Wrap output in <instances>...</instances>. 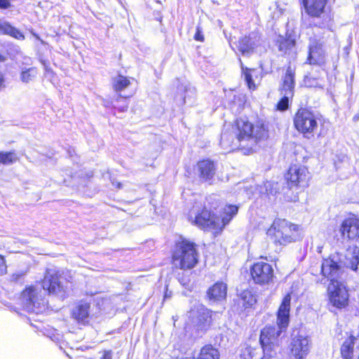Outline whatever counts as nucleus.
Wrapping results in <instances>:
<instances>
[{
    "label": "nucleus",
    "mask_w": 359,
    "mask_h": 359,
    "mask_svg": "<svg viewBox=\"0 0 359 359\" xmlns=\"http://www.w3.org/2000/svg\"><path fill=\"white\" fill-rule=\"evenodd\" d=\"M42 287L43 290L35 287H29L22 292L21 304L27 311L38 313L46 309V301L44 296L46 291L61 299L66 297L67 287L63 285L58 272L53 269L46 271Z\"/></svg>",
    "instance_id": "f257e3e1"
},
{
    "label": "nucleus",
    "mask_w": 359,
    "mask_h": 359,
    "mask_svg": "<svg viewBox=\"0 0 359 359\" xmlns=\"http://www.w3.org/2000/svg\"><path fill=\"white\" fill-rule=\"evenodd\" d=\"M291 297L285 295L277 313V325L266 326L261 332L259 341L264 358H273L280 350L282 334L289 324Z\"/></svg>",
    "instance_id": "f03ea898"
},
{
    "label": "nucleus",
    "mask_w": 359,
    "mask_h": 359,
    "mask_svg": "<svg viewBox=\"0 0 359 359\" xmlns=\"http://www.w3.org/2000/svg\"><path fill=\"white\" fill-rule=\"evenodd\" d=\"M236 140L239 143L238 147L250 153L258 140H266L269 137L268 125L262 121L252 125L241 118L236 121Z\"/></svg>",
    "instance_id": "7ed1b4c3"
},
{
    "label": "nucleus",
    "mask_w": 359,
    "mask_h": 359,
    "mask_svg": "<svg viewBox=\"0 0 359 359\" xmlns=\"http://www.w3.org/2000/svg\"><path fill=\"white\" fill-rule=\"evenodd\" d=\"M238 208L236 205H226L224 208V214L220 218L212 214L210 211L204 209L201 213L196 215L194 224L199 228L205 231H213L214 233H217L222 230L236 215Z\"/></svg>",
    "instance_id": "20e7f679"
},
{
    "label": "nucleus",
    "mask_w": 359,
    "mask_h": 359,
    "mask_svg": "<svg viewBox=\"0 0 359 359\" xmlns=\"http://www.w3.org/2000/svg\"><path fill=\"white\" fill-rule=\"evenodd\" d=\"M297 231V225L285 219H276L267 230L266 234L274 243L285 245L296 240Z\"/></svg>",
    "instance_id": "39448f33"
},
{
    "label": "nucleus",
    "mask_w": 359,
    "mask_h": 359,
    "mask_svg": "<svg viewBox=\"0 0 359 359\" xmlns=\"http://www.w3.org/2000/svg\"><path fill=\"white\" fill-rule=\"evenodd\" d=\"M173 264L181 269L194 267L198 262V255L194 243L182 240L176 245L172 255Z\"/></svg>",
    "instance_id": "423d86ee"
},
{
    "label": "nucleus",
    "mask_w": 359,
    "mask_h": 359,
    "mask_svg": "<svg viewBox=\"0 0 359 359\" xmlns=\"http://www.w3.org/2000/svg\"><path fill=\"white\" fill-rule=\"evenodd\" d=\"M294 124L296 129L304 137H309V135L318 128V122L316 116L311 111L301 108L295 114Z\"/></svg>",
    "instance_id": "0eeeda50"
},
{
    "label": "nucleus",
    "mask_w": 359,
    "mask_h": 359,
    "mask_svg": "<svg viewBox=\"0 0 359 359\" xmlns=\"http://www.w3.org/2000/svg\"><path fill=\"white\" fill-rule=\"evenodd\" d=\"M327 292L328 302L332 306L342 309L348 305L349 294L341 281L330 283Z\"/></svg>",
    "instance_id": "6e6552de"
},
{
    "label": "nucleus",
    "mask_w": 359,
    "mask_h": 359,
    "mask_svg": "<svg viewBox=\"0 0 359 359\" xmlns=\"http://www.w3.org/2000/svg\"><path fill=\"white\" fill-rule=\"evenodd\" d=\"M344 272L342 263L337 256H330L324 259L321 264L322 275L327 278L330 283L340 282L339 278Z\"/></svg>",
    "instance_id": "1a4fd4ad"
},
{
    "label": "nucleus",
    "mask_w": 359,
    "mask_h": 359,
    "mask_svg": "<svg viewBox=\"0 0 359 359\" xmlns=\"http://www.w3.org/2000/svg\"><path fill=\"white\" fill-rule=\"evenodd\" d=\"M250 273L252 278L257 284H268L273 277L272 266L264 262L255 263L251 267Z\"/></svg>",
    "instance_id": "9d476101"
},
{
    "label": "nucleus",
    "mask_w": 359,
    "mask_h": 359,
    "mask_svg": "<svg viewBox=\"0 0 359 359\" xmlns=\"http://www.w3.org/2000/svg\"><path fill=\"white\" fill-rule=\"evenodd\" d=\"M286 178L292 186H307L310 178L307 168L302 165H292L290 167Z\"/></svg>",
    "instance_id": "9b49d317"
},
{
    "label": "nucleus",
    "mask_w": 359,
    "mask_h": 359,
    "mask_svg": "<svg viewBox=\"0 0 359 359\" xmlns=\"http://www.w3.org/2000/svg\"><path fill=\"white\" fill-rule=\"evenodd\" d=\"M339 231L344 241H354L359 238V218L351 217L345 219Z\"/></svg>",
    "instance_id": "f8f14e48"
},
{
    "label": "nucleus",
    "mask_w": 359,
    "mask_h": 359,
    "mask_svg": "<svg viewBox=\"0 0 359 359\" xmlns=\"http://www.w3.org/2000/svg\"><path fill=\"white\" fill-rule=\"evenodd\" d=\"M309 350L310 340L307 337L299 335L292 338L290 351L296 359H303L309 353Z\"/></svg>",
    "instance_id": "ddd939ff"
},
{
    "label": "nucleus",
    "mask_w": 359,
    "mask_h": 359,
    "mask_svg": "<svg viewBox=\"0 0 359 359\" xmlns=\"http://www.w3.org/2000/svg\"><path fill=\"white\" fill-rule=\"evenodd\" d=\"M262 41L258 32H253L248 36H244L238 41L237 48L243 55L250 54L253 50L261 46Z\"/></svg>",
    "instance_id": "4468645a"
},
{
    "label": "nucleus",
    "mask_w": 359,
    "mask_h": 359,
    "mask_svg": "<svg viewBox=\"0 0 359 359\" xmlns=\"http://www.w3.org/2000/svg\"><path fill=\"white\" fill-rule=\"evenodd\" d=\"M322 42L316 39H310L307 61L311 65H319L324 61V50Z\"/></svg>",
    "instance_id": "2eb2a0df"
},
{
    "label": "nucleus",
    "mask_w": 359,
    "mask_h": 359,
    "mask_svg": "<svg viewBox=\"0 0 359 359\" xmlns=\"http://www.w3.org/2000/svg\"><path fill=\"white\" fill-rule=\"evenodd\" d=\"M198 172L201 180H211L215 174V167L212 161L203 160L198 163Z\"/></svg>",
    "instance_id": "dca6fc26"
},
{
    "label": "nucleus",
    "mask_w": 359,
    "mask_h": 359,
    "mask_svg": "<svg viewBox=\"0 0 359 359\" xmlns=\"http://www.w3.org/2000/svg\"><path fill=\"white\" fill-rule=\"evenodd\" d=\"M303 4L308 15L319 17L324 11L326 0H303Z\"/></svg>",
    "instance_id": "f3484780"
},
{
    "label": "nucleus",
    "mask_w": 359,
    "mask_h": 359,
    "mask_svg": "<svg viewBox=\"0 0 359 359\" xmlns=\"http://www.w3.org/2000/svg\"><path fill=\"white\" fill-rule=\"evenodd\" d=\"M227 285L222 282H217L208 290V296L211 300L222 301L226 297Z\"/></svg>",
    "instance_id": "a211bd4d"
},
{
    "label": "nucleus",
    "mask_w": 359,
    "mask_h": 359,
    "mask_svg": "<svg viewBox=\"0 0 359 359\" xmlns=\"http://www.w3.org/2000/svg\"><path fill=\"white\" fill-rule=\"evenodd\" d=\"M294 85V74L292 69L288 67L283 77L281 94L293 96Z\"/></svg>",
    "instance_id": "6ab92c4d"
},
{
    "label": "nucleus",
    "mask_w": 359,
    "mask_h": 359,
    "mask_svg": "<svg viewBox=\"0 0 359 359\" xmlns=\"http://www.w3.org/2000/svg\"><path fill=\"white\" fill-rule=\"evenodd\" d=\"M89 309L88 303L81 302L72 310V316L78 322L85 323L89 317Z\"/></svg>",
    "instance_id": "aec40b11"
},
{
    "label": "nucleus",
    "mask_w": 359,
    "mask_h": 359,
    "mask_svg": "<svg viewBox=\"0 0 359 359\" xmlns=\"http://www.w3.org/2000/svg\"><path fill=\"white\" fill-rule=\"evenodd\" d=\"M358 339L353 336L348 337L341 347V355L343 359H352L353 347Z\"/></svg>",
    "instance_id": "412c9836"
},
{
    "label": "nucleus",
    "mask_w": 359,
    "mask_h": 359,
    "mask_svg": "<svg viewBox=\"0 0 359 359\" xmlns=\"http://www.w3.org/2000/svg\"><path fill=\"white\" fill-rule=\"evenodd\" d=\"M0 34H8L18 40L25 39L22 33L18 29L13 27L10 23L0 19Z\"/></svg>",
    "instance_id": "4be33fe9"
},
{
    "label": "nucleus",
    "mask_w": 359,
    "mask_h": 359,
    "mask_svg": "<svg viewBox=\"0 0 359 359\" xmlns=\"http://www.w3.org/2000/svg\"><path fill=\"white\" fill-rule=\"evenodd\" d=\"M197 359H219V353L212 345H206L201 349Z\"/></svg>",
    "instance_id": "5701e85b"
},
{
    "label": "nucleus",
    "mask_w": 359,
    "mask_h": 359,
    "mask_svg": "<svg viewBox=\"0 0 359 359\" xmlns=\"http://www.w3.org/2000/svg\"><path fill=\"white\" fill-rule=\"evenodd\" d=\"M278 43V49L283 53L290 55L295 53V42L294 40L281 38Z\"/></svg>",
    "instance_id": "b1692460"
},
{
    "label": "nucleus",
    "mask_w": 359,
    "mask_h": 359,
    "mask_svg": "<svg viewBox=\"0 0 359 359\" xmlns=\"http://www.w3.org/2000/svg\"><path fill=\"white\" fill-rule=\"evenodd\" d=\"M38 74L36 67L24 68L20 72V80L22 83H28L36 77Z\"/></svg>",
    "instance_id": "393cba45"
},
{
    "label": "nucleus",
    "mask_w": 359,
    "mask_h": 359,
    "mask_svg": "<svg viewBox=\"0 0 359 359\" xmlns=\"http://www.w3.org/2000/svg\"><path fill=\"white\" fill-rule=\"evenodd\" d=\"M346 257L347 266L353 271H356L359 264V250L355 249L353 252H348Z\"/></svg>",
    "instance_id": "a878e982"
},
{
    "label": "nucleus",
    "mask_w": 359,
    "mask_h": 359,
    "mask_svg": "<svg viewBox=\"0 0 359 359\" xmlns=\"http://www.w3.org/2000/svg\"><path fill=\"white\" fill-rule=\"evenodd\" d=\"M130 84V80L122 75H118L113 79V88L115 91H121Z\"/></svg>",
    "instance_id": "bb28decb"
},
{
    "label": "nucleus",
    "mask_w": 359,
    "mask_h": 359,
    "mask_svg": "<svg viewBox=\"0 0 359 359\" xmlns=\"http://www.w3.org/2000/svg\"><path fill=\"white\" fill-rule=\"evenodd\" d=\"M18 160V158L15 151H0V163L10 165L16 162Z\"/></svg>",
    "instance_id": "cd10ccee"
},
{
    "label": "nucleus",
    "mask_w": 359,
    "mask_h": 359,
    "mask_svg": "<svg viewBox=\"0 0 359 359\" xmlns=\"http://www.w3.org/2000/svg\"><path fill=\"white\" fill-rule=\"evenodd\" d=\"M304 86L307 88H323V81L313 78L311 76H306L304 79Z\"/></svg>",
    "instance_id": "c85d7f7f"
},
{
    "label": "nucleus",
    "mask_w": 359,
    "mask_h": 359,
    "mask_svg": "<svg viewBox=\"0 0 359 359\" xmlns=\"http://www.w3.org/2000/svg\"><path fill=\"white\" fill-rule=\"evenodd\" d=\"M242 299L244 302V305L245 306H252L255 302L256 299L254 296L252 294L251 292L248 290H245L241 294Z\"/></svg>",
    "instance_id": "c756f323"
},
{
    "label": "nucleus",
    "mask_w": 359,
    "mask_h": 359,
    "mask_svg": "<svg viewBox=\"0 0 359 359\" xmlns=\"http://www.w3.org/2000/svg\"><path fill=\"white\" fill-rule=\"evenodd\" d=\"M283 97L277 104V109L280 111H285L287 109L289 104V100L293 96L281 94Z\"/></svg>",
    "instance_id": "7c9ffc66"
},
{
    "label": "nucleus",
    "mask_w": 359,
    "mask_h": 359,
    "mask_svg": "<svg viewBox=\"0 0 359 359\" xmlns=\"http://www.w3.org/2000/svg\"><path fill=\"white\" fill-rule=\"evenodd\" d=\"M243 74H244L245 80L249 88L250 89L254 88L255 83L252 81V77L250 73V70L246 69V70L244 72Z\"/></svg>",
    "instance_id": "2f4dec72"
},
{
    "label": "nucleus",
    "mask_w": 359,
    "mask_h": 359,
    "mask_svg": "<svg viewBox=\"0 0 359 359\" xmlns=\"http://www.w3.org/2000/svg\"><path fill=\"white\" fill-rule=\"evenodd\" d=\"M24 275H25V273L22 271H18V272L14 273L11 276V280L15 281V282L20 281L22 279V278L24 276Z\"/></svg>",
    "instance_id": "473e14b6"
},
{
    "label": "nucleus",
    "mask_w": 359,
    "mask_h": 359,
    "mask_svg": "<svg viewBox=\"0 0 359 359\" xmlns=\"http://www.w3.org/2000/svg\"><path fill=\"white\" fill-rule=\"evenodd\" d=\"M6 271V265L4 257L0 255V276L3 275Z\"/></svg>",
    "instance_id": "72a5a7b5"
},
{
    "label": "nucleus",
    "mask_w": 359,
    "mask_h": 359,
    "mask_svg": "<svg viewBox=\"0 0 359 359\" xmlns=\"http://www.w3.org/2000/svg\"><path fill=\"white\" fill-rule=\"evenodd\" d=\"M11 7V0H0V8L8 9Z\"/></svg>",
    "instance_id": "f704fd0d"
},
{
    "label": "nucleus",
    "mask_w": 359,
    "mask_h": 359,
    "mask_svg": "<svg viewBox=\"0 0 359 359\" xmlns=\"http://www.w3.org/2000/svg\"><path fill=\"white\" fill-rule=\"evenodd\" d=\"M194 39L196 41H203L204 38L203 35L202 34V32L199 29V28H197L196 32L194 36Z\"/></svg>",
    "instance_id": "c9c22d12"
},
{
    "label": "nucleus",
    "mask_w": 359,
    "mask_h": 359,
    "mask_svg": "<svg viewBox=\"0 0 359 359\" xmlns=\"http://www.w3.org/2000/svg\"><path fill=\"white\" fill-rule=\"evenodd\" d=\"M201 314V318H198V323L200 324H202V320L207 321L208 318V315L207 313L205 312V311L203 309L202 311L200 313Z\"/></svg>",
    "instance_id": "e433bc0d"
},
{
    "label": "nucleus",
    "mask_w": 359,
    "mask_h": 359,
    "mask_svg": "<svg viewBox=\"0 0 359 359\" xmlns=\"http://www.w3.org/2000/svg\"><path fill=\"white\" fill-rule=\"evenodd\" d=\"M101 359H112V351H104Z\"/></svg>",
    "instance_id": "4c0bfd02"
},
{
    "label": "nucleus",
    "mask_w": 359,
    "mask_h": 359,
    "mask_svg": "<svg viewBox=\"0 0 359 359\" xmlns=\"http://www.w3.org/2000/svg\"><path fill=\"white\" fill-rule=\"evenodd\" d=\"M227 139V134L226 133H222L221 135V144L223 145L225 144V141Z\"/></svg>",
    "instance_id": "58836bf2"
},
{
    "label": "nucleus",
    "mask_w": 359,
    "mask_h": 359,
    "mask_svg": "<svg viewBox=\"0 0 359 359\" xmlns=\"http://www.w3.org/2000/svg\"><path fill=\"white\" fill-rule=\"evenodd\" d=\"M186 97H187V96H186V95H185V96H184L183 97H182V99L180 100V102L181 104H184V103H185Z\"/></svg>",
    "instance_id": "ea45409f"
},
{
    "label": "nucleus",
    "mask_w": 359,
    "mask_h": 359,
    "mask_svg": "<svg viewBox=\"0 0 359 359\" xmlns=\"http://www.w3.org/2000/svg\"><path fill=\"white\" fill-rule=\"evenodd\" d=\"M128 107L127 106H125V107H121L120 108V111H125L126 109H127Z\"/></svg>",
    "instance_id": "a19ab883"
},
{
    "label": "nucleus",
    "mask_w": 359,
    "mask_h": 359,
    "mask_svg": "<svg viewBox=\"0 0 359 359\" xmlns=\"http://www.w3.org/2000/svg\"><path fill=\"white\" fill-rule=\"evenodd\" d=\"M237 187H238V189H241V184H238Z\"/></svg>",
    "instance_id": "79ce46f5"
},
{
    "label": "nucleus",
    "mask_w": 359,
    "mask_h": 359,
    "mask_svg": "<svg viewBox=\"0 0 359 359\" xmlns=\"http://www.w3.org/2000/svg\"><path fill=\"white\" fill-rule=\"evenodd\" d=\"M321 247H318V252H321Z\"/></svg>",
    "instance_id": "37998d69"
},
{
    "label": "nucleus",
    "mask_w": 359,
    "mask_h": 359,
    "mask_svg": "<svg viewBox=\"0 0 359 359\" xmlns=\"http://www.w3.org/2000/svg\"><path fill=\"white\" fill-rule=\"evenodd\" d=\"M118 188H121V184L120 183L118 184Z\"/></svg>",
    "instance_id": "c03bdc74"
},
{
    "label": "nucleus",
    "mask_w": 359,
    "mask_h": 359,
    "mask_svg": "<svg viewBox=\"0 0 359 359\" xmlns=\"http://www.w3.org/2000/svg\"><path fill=\"white\" fill-rule=\"evenodd\" d=\"M167 296H169V294L165 293V297H166Z\"/></svg>",
    "instance_id": "a18cd8bd"
},
{
    "label": "nucleus",
    "mask_w": 359,
    "mask_h": 359,
    "mask_svg": "<svg viewBox=\"0 0 359 359\" xmlns=\"http://www.w3.org/2000/svg\"><path fill=\"white\" fill-rule=\"evenodd\" d=\"M167 296H169V294L165 293V297H166Z\"/></svg>",
    "instance_id": "49530a36"
},
{
    "label": "nucleus",
    "mask_w": 359,
    "mask_h": 359,
    "mask_svg": "<svg viewBox=\"0 0 359 359\" xmlns=\"http://www.w3.org/2000/svg\"><path fill=\"white\" fill-rule=\"evenodd\" d=\"M1 60V55H0V61Z\"/></svg>",
    "instance_id": "de8ad7c7"
}]
</instances>
